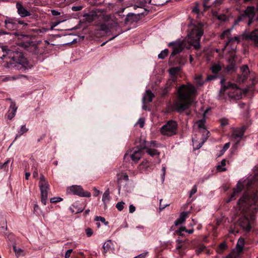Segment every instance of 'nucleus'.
<instances>
[{
	"mask_svg": "<svg viewBox=\"0 0 258 258\" xmlns=\"http://www.w3.org/2000/svg\"><path fill=\"white\" fill-rule=\"evenodd\" d=\"M238 208L240 211L239 215L241 217L238 221V225L245 232H248L251 230V226L247 217V213L254 214L258 210V194L257 192L249 194L245 193L239 199L238 203Z\"/></svg>",
	"mask_w": 258,
	"mask_h": 258,
	"instance_id": "f257e3e1",
	"label": "nucleus"
},
{
	"mask_svg": "<svg viewBox=\"0 0 258 258\" xmlns=\"http://www.w3.org/2000/svg\"><path fill=\"white\" fill-rule=\"evenodd\" d=\"M177 92L172 108L178 112H182L188 109L193 102L194 86L191 84L182 85L177 89Z\"/></svg>",
	"mask_w": 258,
	"mask_h": 258,
	"instance_id": "f03ea898",
	"label": "nucleus"
},
{
	"mask_svg": "<svg viewBox=\"0 0 258 258\" xmlns=\"http://www.w3.org/2000/svg\"><path fill=\"white\" fill-rule=\"evenodd\" d=\"M2 49L4 52H6V54L10 58V61L5 66L9 68H15L16 70L22 71L28 69V62L21 52L4 48Z\"/></svg>",
	"mask_w": 258,
	"mask_h": 258,
	"instance_id": "7ed1b4c3",
	"label": "nucleus"
},
{
	"mask_svg": "<svg viewBox=\"0 0 258 258\" xmlns=\"http://www.w3.org/2000/svg\"><path fill=\"white\" fill-rule=\"evenodd\" d=\"M173 46V50L170 55V58L176 54L180 53L184 47L189 49L194 45V28L191 27L188 31L187 36L182 41H176L170 42L169 46Z\"/></svg>",
	"mask_w": 258,
	"mask_h": 258,
	"instance_id": "20e7f679",
	"label": "nucleus"
},
{
	"mask_svg": "<svg viewBox=\"0 0 258 258\" xmlns=\"http://www.w3.org/2000/svg\"><path fill=\"white\" fill-rule=\"evenodd\" d=\"M258 181V174H255L252 176H249L247 179L243 180L242 182L239 181L236 186V188L234 189L233 192L231 195L230 198L227 201V203L234 200L237 197L239 194L242 191L244 188H246L247 189L250 188H253L255 185L256 182Z\"/></svg>",
	"mask_w": 258,
	"mask_h": 258,
	"instance_id": "39448f33",
	"label": "nucleus"
},
{
	"mask_svg": "<svg viewBox=\"0 0 258 258\" xmlns=\"http://www.w3.org/2000/svg\"><path fill=\"white\" fill-rule=\"evenodd\" d=\"M256 15L255 20L258 21V8L253 6H248L244 13L238 17L235 22V24L239 22H244L248 26H250L254 21V16Z\"/></svg>",
	"mask_w": 258,
	"mask_h": 258,
	"instance_id": "423d86ee",
	"label": "nucleus"
},
{
	"mask_svg": "<svg viewBox=\"0 0 258 258\" xmlns=\"http://www.w3.org/2000/svg\"><path fill=\"white\" fill-rule=\"evenodd\" d=\"M208 112V110L204 111L202 114L203 117L201 119L197 121L196 123L198 124V128L200 130V132L202 133V141L199 143L198 145L196 147H195V150L197 149H200L204 144V143L207 140L208 135L209 134V132L207 130L205 126V122H206V114Z\"/></svg>",
	"mask_w": 258,
	"mask_h": 258,
	"instance_id": "0eeeda50",
	"label": "nucleus"
},
{
	"mask_svg": "<svg viewBox=\"0 0 258 258\" xmlns=\"http://www.w3.org/2000/svg\"><path fill=\"white\" fill-rule=\"evenodd\" d=\"M177 124L175 121H168L160 129L161 134L164 136L170 137L177 133Z\"/></svg>",
	"mask_w": 258,
	"mask_h": 258,
	"instance_id": "6e6552de",
	"label": "nucleus"
},
{
	"mask_svg": "<svg viewBox=\"0 0 258 258\" xmlns=\"http://www.w3.org/2000/svg\"><path fill=\"white\" fill-rule=\"evenodd\" d=\"M39 186L41 191V202L46 205L49 186L43 175L40 176Z\"/></svg>",
	"mask_w": 258,
	"mask_h": 258,
	"instance_id": "1a4fd4ad",
	"label": "nucleus"
},
{
	"mask_svg": "<svg viewBox=\"0 0 258 258\" xmlns=\"http://www.w3.org/2000/svg\"><path fill=\"white\" fill-rule=\"evenodd\" d=\"M204 24L201 22L195 23V49H198L200 46V39L204 34Z\"/></svg>",
	"mask_w": 258,
	"mask_h": 258,
	"instance_id": "9d476101",
	"label": "nucleus"
},
{
	"mask_svg": "<svg viewBox=\"0 0 258 258\" xmlns=\"http://www.w3.org/2000/svg\"><path fill=\"white\" fill-rule=\"evenodd\" d=\"M67 192L79 196L81 197H90L91 194L88 191H85L80 185H72L67 188Z\"/></svg>",
	"mask_w": 258,
	"mask_h": 258,
	"instance_id": "9b49d317",
	"label": "nucleus"
},
{
	"mask_svg": "<svg viewBox=\"0 0 258 258\" xmlns=\"http://www.w3.org/2000/svg\"><path fill=\"white\" fill-rule=\"evenodd\" d=\"M231 29H227L224 31L220 36L221 39H225V38H227L228 39V41L226 42L225 47V48L229 46H231L237 44L239 42V37L238 36L230 37L231 35Z\"/></svg>",
	"mask_w": 258,
	"mask_h": 258,
	"instance_id": "f8f14e48",
	"label": "nucleus"
},
{
	"mask_svg": "<svg viewBox=\"0 0 258 258\" xmlns=\"http://www.w3.org/2000/svg\"><path fill=\"white\" fill-rule=\"evenodd\" d=\"M225 88L230 89L228 92L229 97L236 99H239L241 96V91L235 84L229 83L227 86H224Z\"/></svg>",
	"mask_w": 258,
	"mask_h": 258,
	"instance_id": "ddd939ff",
	"label": "nucleus"
},
{
	"mask_svg": "<svg viewBox=\"0 0 258 258\" xmlns=\"http://www.w3.org/2000/svg\"><path fill=\"white\" fill-rule=\"evenodd\" d=\"M179 71V68H172L169 69V72L170 74L172 76V78L171 80H169L167 83V86L165 87L164 89L161 93V95L164 96L166 95L169 91L170 90V86L173 82L176 81V77L174 76Z\"/></svg>",
	"mask_w": 258,
	"mask_h": 258,
	"instance_id": "4468645a",
	"label": "nucleus"
},
{
	"mask_svg": "<svg viewBox=\"0 0 258 258\" xmlns=\"http://www.w3.org/2000/svg\"><path fill=\"white\" fill-rule=\"evenodd\" d=\"M158 144L156 141L145 142V145L142 147V149H146V152L151 156H154L159 154L157 150L154 148L158 147Z\"/></svg>",
	"mask_w": 258,
	"mask_h": 258,
	"instance_id": "2eb2a0df",
	"label": "nucleus"
},
{
	"mask_svg": "<svg viewBox=\"0 0 258 258\" xmlns=\"http://www.w3.org/2000/svg\"><path fill=\"white\" fill-rule=\"evenodd\" d=\"M18 19L7 17L4 21L5 28L9 31L16 30L18 28Z\"/></svg>",
	"mask_w": 258,
	"mask_h": 258,
	"instance_id": "dca6fc26",
	"label": "nucleus"
},
{
	"mask_svg": "<svg viewBox=\"0 0 258 258\" xmlns=\"http://www.w3.org/2000/svg\"><path fill=\"white\" fill-rule=\"evenodd\" d=\"M142 147L140 149H134L129 152L126 153L124 155L125 158H127L129 156L132 160L135 162H137L142 156Z\"/></svg>",
	"mask_w": 258,
	"mask_h": 258,
	"instance_id": "f3484780",
	"label": "nucleus"
},
{
	"mask_svg": "<svg viewBox=\"0 0 258 258\" xmlns=\"http://www.w3.org/2000/svg\"><path fill=\"white\" fill-rule=\"evenodd\" d=\"M245 131V127L242 126L240 127L235 128L232 134V137L235 140H237V143H238L243 136L244 133Z\"/></svg>",
	"mask_w": 258,
	"mask_h": 258,
	"instance_id": "a211bd4d",
	"label": "nucleus"
},
{
	"mask_svg": "<svg viewBox=\"0 0 258 258\" xmlns=\"http://www.w3.org/2000/svg\"><path fill=\"white\" fill-rule=\"evenodd\" d=\"M16 8L17 9V12L21 17H26L30 16L31 14L30 12L27 10L20 3L16 4Z\"/></svg>",
	"mask_w": 258,
	"mask_h": 258,
	"instance_id": "6ab92c4d",
	"label": "nucleus"
},
{
	"mask_svg": "<svg viewBox=\"0 0 258 258\" xmlns=\"http://www.w3.org/2000/svg\"><path fill=\"white\" fill-rule=\"evenodd\" d=\"M246 37L251 41L255 46H258V29H255L247 34Z\"/></svg>",
	"mask_w": 258,
	"mask_h": 258,
	"instance_id": "aec40b11",
	"label": "nucleus"
},
{
	"mask_svg": "<svg viewBox=\"0 0 258 258\" xmlns=\"http://www.w3.org/2000/svg\"><path fill=\"white\" fill-rule=\"evenodd\" d=\"M154 97V95L150 90H147L146 93L142 98V103L146 104L152 101L153 98Z\"/></svg>",
	"mask_w": 258,
	"mask_h": 258,
	"instance_id": "412c9836",
	"label": "nucleus"
},
{
	"mask_svg": "<svg viewBox=\"0 0 258 258\" xmlns=\"http://www.w3.org/2000/svg\"><path fill=\"white\" fill-rule=\"evenodd\" d=\"M17 109V107L16 106L15 104L13 102H12L10 105V108L9 110L8 113V118L9 119H12L16 115V112Z\"/></svg>",
	"mask_w": 258,
	"mask_h": 258,
	"instance_id": "4be33fe9",
	"label": "nucleus"
},
{
	"mask_svg": "<svg viewBox=\"0 0 258 258\" xmlns=\"http://www.w3.org/2000/svg\"><path fill=\"white\" fill-rule=\"evenodd\" d=\"M188 213L189 212L188 211L182 212L180 214L179 217L175 221L174 225L177 226L182 224L185 220V219L188 216Z\"/></svg>",
	"mask_w": 258,
	"mask_h": 258,
	"instance_id": "5701e85b",
	"label": "nucleus"
},
{
	"mask_svg": "<svg viewBox=\"0 0 258 258\" xmlns=\"http://www.w3.org/2000/svg\"><path fill=\"white\" fill-rule=\"evenodd\" d=\"M171 0H148L145 3L151 4V5L155 6L163 5Z\"/></svg>",
	"mask_w": 258,
	"mask_h": 258,
	"instance_id": "b1692460",
	"label": "nucleus"
},
{
	"mask_svg": "<svg viewBox=\"0 0 258 258\" xmlns=\"http://www.w3.org/2000/svg\"><path fill=\"white\" fill-rule=\"evenodd\" d=\"M13 247L15 254L17 257L23 256L25 255V252L22 249L17 247L15 244L13 245Z\"/></svg>",
	"mask_w": 258,
	"mask_h": 258,
	"instance_id": "393cba45",
	"label": "nucleus"
},
{
	"mask_svg": "<svg viewBox=\"0 0 258 258\" xmlns=\"http://www.w3.org/2000/svg\"><path fill=\"white\" fill-rule=\"evenodd\" d=\"M211 71L213 74H216L222 69V66L219 63H213L211 68Z\"/></svg>",
	"mask_w": 258,
	"mask_h": 258,
	"instance_id": "a878e982",
	"label": "nucleus"
},
{
	"mask_svg": "<svg viewBox=\"0 0 258 258\" xmlns=\"http://www.w3.org/2000/svg\"><path fill=\"white\" fill-rule=\"evenodd\" d=\"M110 197L109 196V190L108 188L103 194L102 197V202H103L105 206L106 204L110 201Z\"/></svg>",
	"mask_w": 258,
	"mask_h": 258,
	"instance_id": "bb28decb",
	"label": "nucleus"
},
{
	"mask_svg": "<svg viewBox=\"0 0 258 258\" xmlns=\"http://www.w3.org/2000/svg\"><path fill=\"white\" fill-rule=\"evenodd\" d=\"M244 245V239L240 237L238 239L236 244V248L239 251H242Z\"/></svg>",
	"mask_w": 258,
	"mask_h": 258,
	"instance_id": "cd10ccee",
	"label": "nucleus"
},
{
	"mask_svg": "<svg viewBox=\"0 0 258 258\" xmlns=\"http://www.w3.org/2000/svg\"><path fill=\"white\" fill-rule=\"evenodd\" d=\"M240 70H241V72L243 74V77L244 78H242V81H243V80L245 79V77L249 74V69H248V66L247 65L242 66L240 68Z\"/></svg>",
	"mask_w": 258,
	"mask_h": 258,
	"instance_id": "c85d7f7f",
	"label": "nucleus"
},
{
	"mask_svg": "<svg viewBox=\"0 0 258 258\" xmlns=\"http://www.w3.org/2000/svg\"><path fill=\"white\" fill-rule=\"evenodd\" d=\"M204 80L201 79V77H195V88L196 87L199 88L203 85L204 84Z\"/></svg>",
	"mask_w": 258,
	"mask_h": 258,
	"instance_id": "c756f323",
	"label": "nucleus"
},
{
	"mask_svg": "<svg viewBox=\"0 0 258 258\" xmlns=\"http://www.w3.org/2000/svg\"><path fill=\"white\" fill-rule=\"evenodd\" d=\"M185 231L189 234H191L193 232V229H190L187 230L185 227H181L178 230L176 231V233L180 235H183V232Z\"/></svg>",
	"mask_w": 258,
	"mask_h": 258,
	"instance_id": "7c9ffc66",
	"label": "nucleus"
},
{
	"mask_svg": "<svg viewBox=\"0 0 258 258\" xmlns=\"http://www.w3.org/2000/svg\"><path fill=\"white\" fill-rule=\"evenodd\" d=\"M111 242L110 240H108L104 243L103 248L104 253H106L111 248Z\"/></svg>",
	"mask_w": 258,
	"mask_h": 258,
	"instance_id": "2f4dec72",
	"label": "nucleus"
},
{
	"mask_svg": "<svg viewBox=\"0 0 258 258\" xmlns=\"http://www.w3.org/2000/svg\"><path fill=\"white\" fill-rule=\"evenodd\" d=\"M226 165V160L223 159L221 162V165L217 166V169L220 171H226V169L225 167Z\"/></svg>",
	"mask_w": 258,
	"mask_h": 258,
	"instance_id": "473e14b6",
	"label": "nucleus"
},
{
	"mask_svg": "<svg viewBox=\"0 0 258 258\" xmlns=\"http://www.w3.org/2000/svg\"><path fill=\"white\" fill-rule=\"evenodd\" d=\"M28 129L26 127L25 125L22 126V127H21V128L20 129V130L18 132L19 134L16 135L15 139H16L17 138L20 137L21 135H22L24 133H26L28 131Z\"/></svg>",
	"mask_w": 258,
	"mask_h": 258,
	"instance_id": "72a5a7b5",
	"label": "nucleus"
},
{
	"mask_svg": "<svg viewBox=\"0 0 258 258\" xmlns=\"http://www.w3.org/2000/svg\"><path fill=\"white\" fill-rule=\"evenodd\" d=\"M227 248V244L225 242H222L219 245V248L217 250V252L220 253L225 250Z\"/></svg>",
	"mask_w": 258,
	"mask_h": 258,
	"instance_id": "f704fd0d",
	"label": "nucleus"
},
{
	"mask_svg": "<svg viewBox=\"0 0 258 258\" xmlns=\"http://www.w3.org/2000/svg\"><path fill=\"white\" fill-rule=\"evenodd\" d=\"M168 53V50L165 49L158 54V58L160 59H164L167 55Z\"/></svg>",
	"mask_w": 258,
	"mask_h": 258,
	"instance_id": "c9c22d12",
	"label": "nucleus"
},
{
	"mask_svg": "<svg viewBox=\"0 0 258 258\" xmlns=\"http://www.w3.org/2000/svg\"><path fill=\"white\" fill-rule=\"evenodd\" d=\"M98 29L101 31H104V32H107L108 30V27L107 25H106L104 23L100 24L99 25H98Z\"/></svg>",
	"mask_w": 258,
	"mask_h": 258,
	"instance_id": "e433bc0d",
	"label": "nucleus"
},
{
	"mask_svg": "<svg viewBox=\"0 0 258 258\" xmlns=\"http://www.w3.org/2000/svg\"><path fill=\"white\" fill-rule=\"evenodd\" d=\"M95 220L96 221H100L104 223L105 225H107L108 224V222L106 221L104 217L101 216H96L95 218Z\"/></svg>",
	"mask_w": 258,
	"mask_h": 258,
	"instance_id": "4c0bfd02",
	"label": "nucleus"
},
{
	"mask_svg": "<svg viewBox=\"0 0 258 258\" xmlns=\"http://www.w3.org/2000/svg\"><path fill=\"white\" fill-rule=\"evenodd\" d=\"M121 179L127 181L128 180V175L126 173L121 174L117 179L118 182Z\"/></svg>",
	"mask_w": 258,
	"mask_h": 258,
	"instance_id": "58836bf2",
	"label": "nucleus"
},
{
	"mask_svg": "<svg viewBox=\"0 0 258 258\" xmlns=\"http://www.w3.org/2000/svg\"><path fill=\"white\" fill-rule=\"evenodd\" d=\"M235 69V64L233 62V61L232 62L229 64L227 67H226V70L227 72H230L232 71H234Z\"/></svg>",
	"mask_w": 258,
	"mask_h": 258,
	"instance_id": "ea45409f",
	"label": "nucleus"
},
{
	"mask_svg": "<svg viewBox=\"0 0 258 258\" xmlns=\"http://www.w3.org/2000/svg\"><path fill=\"white\" fill-rule=\"evenodd\" d=\"M124 205V203L123 202H118L117 203L116 205V208L119 210V211H121L123 209V206Z\"/></svg>",
	"mask_w": 258,
	"mask_h": 258,
	"instance_id": "a19ab883",
	"label": "nucleus"
},
{
	"mask_svg": "<svg viewBox=\"0 0 258 258\" xmlns=\"http://www.w3.org/2000/svg\"><path fill=\"white\" fill-rule=\"evenodd\" d=\"M149 163L147 161H143L142 164L140 165V169H143L144 168H146L147 167H148Z\"/></svg>",
	"mask_w": 258,
	"mask_h": 258,
	"instance_id": "79ce46f5",
	"label": "nucleus"
},
{
	"mask_svg": "<svg viewBox=\"0 0 258 258\" xmlns=\"http://www.w3.org/2000/svg\"><path fill=\"white\" fill-rule=\"evenodd\" d=\"M224 0H215L213 3V5L214 7H217L223 4Z\"/></svg>",
	"mask_w": 258,
	"mask_h": 258,
	"instance_id": "37998d69",
	"label": "nucleus"
},
{
	"mask_svg": "<svg viewBox=\"0 0 258 258\" xmlns=\"http://www.w3.org/2000/svg\"><path fill=\"white\" fill-rule=\"evenodd\" d=\"M62 199L59 197H54L50 199L51 203H57L62 201Z\"/></svg>",
	"mask_w": 258,
	"mask_h": 258,
	"instance_id": "c03bdc74",
	"label": "nucleus"
},
{
	"mask_svg": "<svg viewBox=\"0 0 258 258\" xmlns=\"http://www.w3.org/2000/svg\"><path fill=\"white\" fill-rule=\"evenodd\" d=\"M10 160L8 159L7 161H6L3 164H2L0 163V168L1 169H5L7 166L8 165V163L10 162Z\"/></svg>",
	"mask_w": 258,
	"mask_h": 258,
	"instance_id": "a18cd8bd",
	"label": "nucleus"
},
{
	"mask_svg": "<svg viewBox=\"0 0 258 258\" xmlns=\"http://www.w3.org/2000/svg\"><path fill=\"white\" fill-rule=\"evenodd\" d=\"M141 1V3L140 4V5L139 6H134V8L136 9V8H139V7H140V8H142L143 7H144L147 3H145V2L146 1H148V0H140Z\"/></svg>",
	"mask_w": 258,
	"mask_h": 258,
	"instance_id": "49530a36",
	"label": "nucleus"
},
{
	"mask_svg": "<svg viewBox=\"0 0 258 258\" xmlns=\"http://www.w3.org/2000/svg\"><path fill=\"white\" fill-rule=\"evenodd\" d=\"M83 9V7L81 6H73L72 10L73 11L77 12Z\"/></svg>",
	"mask_w": 258,
	"mask_h": 258,
	"instance_id": "de8ad7c7",
	"label": "nucleus"
},
{
	"mask_svg": "<svg viewBox=\"0 0 258 258\" xmlns=\"http://www.w3.org/2000/svg\"><path fill=\"white\" fill-rule=\"evenodd\" d=\"M221 124L222 126H225L228 124V120L227 118H222L220 120Z\"/></svg>",
	"mask_w": 258,
	"mask_h": 258,
	"instance_id": "09e8293b",
	"label": "nucleus"
},
{
	"mask_svg": "<svg viewBox=\"0 0 258 258\" xmlns=\"http://www.w3.org/2000/svg\"><path fill=\"white\" fill-rule=\"evenodd\" d=\"M32 170L33 171V177L34 178H37L38 176V173L36 168H35V167L34 166L32 167Z\"/></svg>",
	"mask_w": 258,
	"mask_h": 258,
	"instance_id": "8fccbe9b",
	"label": "nucleus"
},
{
	"mask_svg": "<svg viewBox=\"0 0 258 258\" xmlns=\"http://www.w3.org/2000/svg\"><path fill=\"white\" fill-rule=\"evenodd\" d=\"M162 174L161 175V179H162V181L163 182H164V181L165 180V171H166V168H165V166L162 167Z\"/></svg>",
	"mask_w": 258,
	"mask_h": 258,
	"instance_id": "3c124183",
	"label": "nucleus"
},
{
	"mask_svg": "<svg viewBox=\"0 0 258 258\" xmlns=\"http://www.w3.org/2000/svg\"><path fill=\"white\" fill-rule=\"evenodd\" d=\"M86 233L88 237H90L93 234L92 230L89 228H87L86 229Z\"/></svg>",
	"mask_w": 258,
	"mask_h": 258,
	"instance_id": "603ef678",
	"label": "nucleus"
},
{
	"mask_svg": "<svg viewBox=\"0 0 258 258\" xmlns=\"http://www.w3.org/2000/svg\"><path fill=\"white\" fill-rule=\"evenodd\" d=\"M73 250L72 249H68L65 253V258H70L71 253Z\"/></svg>",
	"mask_w": 258,
	"mask_h": 258,
	"instance_id": "864d4df0",
	"label": "nucleus"
},
{
	"mask_svg": "<svg viewBox=\"0 0 258 258\" xmlns=\"http://www.w3.org/2000/svg\"><path fill=\"white\" fill-rule=\"evenodd\" d=\"M148 253V252L147 251L142 253L138 255V256L134 257V258H145V257L146 256Z\"/></svg>",
	"mask_w": 258,
	"mask_h": 258,
	"instance_id": "5fc2aeb1",
	"label": "nucleus"
},
{
	"mask_svg": "<svg viewBox=\"0 0 258 258\" xmlns=\"http://www.w3.org/2000/svg\"><path fill=\"white\" fill-rule=\"evenodd\" d=\"M230 143L229 142V143H226V144L224 145V147H223V149H222V152L223 153L225 152V151H226V150H227L229 148V147H230Z\"/></svg>",
	"mask_w": 258,
	"mask_h": 258,
	"instance_id": "6e6d98bb",
	"label": "nucleus"
},
{
	"mask_svg": "<svg viewBox=\"0 0 258 258\" xmlns=\"http://www.w3.org/2000/svg\"><path fill=\"white\" fill-rule=\"evenodd\" d=\"M136 210V208L133 205H130L129 207V211L130 213H133Z\"/></svg>",
	"mask_w": 258,
	"mask_h": 258,
	"instance_id": "4d7b16f0",
	"label": "nucleus"
},
{
	"mask_svg": "<svg viewBox=\"0 0 258 258\" xmlns=\"http://www.w3.org/2000/svg\"><path fill=\"white\" fill-rule=\"evenodd\" d=\"M2 226L0 228H2L3 229H6V221L5 220V219L2 218Z\"/></svg>",
	"mask_w": 258,
	"mask_h": 258,
	"instance_id": "13d9d810",
	"label": "nucleus"
},
{
	"mask_svg": "<svg viewBox=\"0 0 258 258\" xmlns=\"http://www.w3.org/2000/svg\"><path fill=\"white\" fill-rule=\"evenodd\" d=\"M161 202H162V200H160V205H159V209L160 210H163L164 209H165V208L168 206H169V204H166V205H162L161 204Z\"/></svg>",
	"mask_w": 258,
	"mask_h": 258,
	"instance_id": "bf43d9fd",
	"label": "nucleus"
},
{
	"mask_svg": "<svg viewBox=\"0 0 258 258\" xmlns=\"http://www.w3.org/2000/svg\"><path fill=\"white\" fill-rule=\"evenodd\" d=\"M51 13L53 16H58L60 14V12L55 10H51Z\"/></svg>",
	"mask_w": 258,
	"mask_h": 258,
	"instance_id": "052dcab7",
	"label": "nucleus"
},
{
	"mask_svg": "<svg viewBox=\"0 0 258 258\" xmlns=\"http://www.w3.org/2000/svg\"><path fill=\"white\" fill-rule=\"evenodd\" d=\"M141 127H143L144 124V120L142 118H140L138 121Z\"/></svg>",
	"mask_w": 258,
	"mask_h": 258,
	"instance_id": "680f3d73",
	"label": "nucleus"
},
{
	"mask_svg": "<svg viewBox=\"0 0 258 258\" xmlns=\"http://www.w3.org/2000/svg\"><path fill=\"white\" fill-rule=\"evenodd\" d=\"M210 0H204L203 5L205 9H208L210 7V6L208 5V4L210 2Z\"/></svg>",
	"mask_w": 258,
	"mask_h": 258,
	"instance_id": "e2e57ef3",
	"label": "nucleus"
},
{
	"mask_svg": "<svg viewBox=\"0 0 258 258\" xmlns=\"http://www.w3.org/2000/svg\"><path fill=\"white\" fill-rule=\"evenodd\" d=\"M205 248H206L205 246H204V245H201V246L200 247L199 249L196 251L197 253L198 254H200V253L201 251H203V250H204V249Z\"/></svg>",
	"mask_w": 258,
	"mask_h": 258,
	"instance_id": "0e129e2a",
	"label": "nucleus"
},
{
	"mask_svg": "<svg viewBox=\"0 0 258 258\" xmlns=\"http://www.w3.org/2000/svg\"><path fill=\"white\" fill-rule=\"evenodd\" d=\"M63 21H61V22H63ZM61 22V21H58V22H53L52 25H51V29H52L54 27H56V26H57Z\"/></svg>",
	"mask_w": 258,
	"mask_h": 258,
	"instance_id": "69168bd1",
	"label": "nucleus"
},
{
	"mask_svg": "<svg viewBox=\"0 0 258 258\" xmlns=\"http://www.w3.org/2000/svg\"><path fill=\"white\" fill-rule=\"evenodd\" d=\"M18 26H19V25H23L24 26H27L28 24L26 23H24L23 21H21L19 19H18Z\"/></svg>",
	"mask_w": 258,
	"mask_h": 258,
	"instance_id": "338daca9",
	"label": "nucleus"
},
{
	"mask_svg": "<svg viewBox=\"0 0 258 258\" xmlns=\"http://www.w3.org/2000/svg\"><path fill=\"white\" fill-rule=\"evenodd\" d=\"M39 208L37 205H35L34 207V212L38 213V210H39Z\"/></svg>",
	"mask_w": 258,
	"mask_h": 258,
	"instance_id": "774afa93",
	"label": "nucleus"
}]
</instances>
